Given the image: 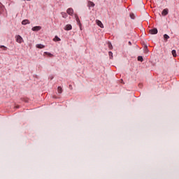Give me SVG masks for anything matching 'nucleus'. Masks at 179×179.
I'll return each mask as SVG.
<instances>
[{"label": "nucleus", "instance_id": "cd10ccee", "mask_svg": "<svg viewBox=\"0 0 179 179\" xmlns=\"http://www.w3.org/2000/svg\"><path fill=\"white\" fill-rule=\"evenodd\" d=\"M46 55H48V52H44Z\"/></svg>", "mask_w": 179, "mask_h": 179}, {"label": "nucleus", "instance_id": "6e6552de", "mask_svg": "<svg viewBox=\"0 0 179 179\" xmlns=\"http://www.w3.org/2000/svg\"><path fill=\"white\" fill-rule=\"evenodd\" d=\"M64 30H66L67 31H69V30H72V25L71 24H67L64 27Z\"/></svg>", "mask_w": 179, "mask_h": 179}, {"label": "nucleus", "instance_id": "412c9836", "mask_svg": "<svg viewBox=\"0 0 179 179\" xmlns=\"http://www.w3.org/2000/svg\"><path fill=\"white\" fill-rule=\"evenodd\" d=\"M62 17H64V19H66V17L68 16L66 15V13H62Z\"/></svg>", "mask_w": 179, "mask_h": 179}, {"label": "nucleus", "instance_id": "9d476101", "mask_svg": "<svg viewBox=\"0 0 179 179\" xmlns=\"http://www.w3.org/2000/svg\"><path fill=\"white\" fill-rule=\"evenodd\" d=\"M67 13H68V15H70L71 16H72V15H73V9L71 8H68Z\"/></svg>", "mask_w": 179, "mask_h": 179}, {"label": "nucleus", "instance_id": "4be33fe9", "mask_svg": "<svg viewBox=\"0 0 179 179\" xmlns=\"http://www.w3.org/2000/svg\"><path fill=\"white\" fill-rule=\"evenodd\" d=\"M0 48H3L4 51H6L8 50V48H6L5 45H1Z\"/></svg>", "mask_w": 179, "mask_h": 179}, {"label": "nucleus", "instance_id": "f03ea898", "mask_svg": "<svg viewBox=\"0 0 179 179\" xmlns=\"http://www.w3.org/2000/svg\"><path fill=\"white\" fill-rule=\"evenodd\" d=\"M75 17L77 22V24H78L80 30H82V23H80V20L79 19V17H78V15H75Z\"/></svg>", "mask_w": 179, "mask_h": 179}, {"label": "nucleus", "instance_id": "20e7f679", "mask_svg": "<svg viewBox=\"0 0 179 179\" xmlns=\"http://www.w3.org/2000/svg\"><path fill=\"white\" fill-rule=\"evenodd\" d=\"M96 24L101 27V29H104V25L103 24V22H101V21L99 20H96Z\"/></svg>", "mask_w": 179, "mask_h": 179}, {"label": "nucleus", "instance_id": "7ed1b4c3", "mask_svg": "<svg viewBox=\"0 0 179 179\" xmlns=\"http://www.w3.org/2000/svg\"><path fill=\"white\" fill-rule=\"evenodd\" d=\"M150 34H157L159 33V31L157 30V28H153L149 30Z\"/></svg>", "mask_w": 179, "mask_h": 179}, {"label": "nucleus", "instance_id": "39448f33", "mask_svg": "<svg viewBox=\"0 0 179 179\" xmlns=\"http://www.w3.org/2000/svg\"><path fill=\"white\" fill-rule=\"evenodd\" d=\"M162 16H167V15H169V9L168 8L164 9L162 12Z\"/></svg>", "mask_w": 179, "mask_h": 179}, {"label": "nucleus", "instance_id": "423d86ee", "mask_svg": "<svg viewBox=\"0 0 179 179\" xmlns=\"http://www.w3.org/2000/svg\"><path fill=\"white\" fill-rule=\"evenodd\" d=\"M41 29V26H36L32 27L31 30L32 31H40V29Z\"/></svg>", "mask_w": 179, "mask_h": 179}, {"label": "nucleus", "instance_id": "dca6fc26", "mask_svg": "<svg viewBox=\"0 0 179 179\" xmlns=\"http://www.w3.org/2000/svg\"><path fill=\"white\" fill-rule=\"evenodd\" d=\"M53 41H61V38L58 37V36H55L53 39Z\"/></svg>", "mask_w": 179, "mask_h": 179}, {"label": "nucleus", "instance_id": "c85d7f7f", "mask_svg": "<svg viewBox=\"0 0 179 179\" xmlns=\"http://www.w3.org/2000/svg\"><path fill=\"white\" fill-rule=\"evenodd\" d=\"M46 55H48V52H44Z\"/></svg>", "mask_w": 179, "mask_h": 179}, {"label": "nucleus", "instance_id": "5701e85b", "mask_svg": "<svg viewBox=\"0 0 179 179\" xmlns=\"http://www.w3.org/2000/svg\"><path fill=\"white\" fill-rule=\"evenodd\" d=\"M108 48H110V50H113V45L111 44V43H108Z\"/></svg>", "mask_w": 179, "mask_h": 179}, {"label": "nucleus", "instance_id": "b1692460", "mask_svg": "<svg viewBox=\"0 0 179 179\" xmlns=\"http://www.w3.org/2000/svg\"><path fill=\"white\" fill-rule=\"evenodd\" d=\"M49 79H50V80H52V79H54V76H50Z\"/></svg>", "mask_w": 179, "mask_h": 179}, {"label": "nucleus", "instance_id": "c756f323", "mask_svg": "<svg viewBox=\"0 0 179 179\" xmlns=\"http://www.w3.org/2000/svg\"><path fill=\"white\" fill-rule=\"evenodd\" d=\"M27 1H31V0H27Z\"/></svg>", "mask_w": 179, "mask_h": 179}, {"label": "nucleus", "instance_id": "f257e3e1", "mask_svg": "<svg viewBox=\"0 0 179 179\" xmlns=\"http://www.w3.org/2000/svg\"><path fill=\"white\" fill-rule=\"evenodd\" d=\"M15 38L17 43H19V44H22V43H23V38L20 35H16Z\"/></svg>", "mask_w": 179, "mask_h": 179}, {"label": "nucleus", "instance_id": "a878e982", "mask_svg": "<svg viewBox=\"0 0 179 179\" xmlns=\"http://www.w3.org/2000/svg\"><path fill=\"white\" fill-rule=\"evenodd\" d=\"M69 89H70L71 90H72V89H73L72 85H69Z\"/></svg>", "mask_w": 179, "mask_h": 179}, {"label": "nucleus", "instance_id": "6ab92c4d", "mask_svg": "<svg viewBox=\"0 0 179 179\" xmlns=\"http://www.w3.org/2000/svg\"><path fill=\"white\" fill-rule=\"evenodd\" d=\"M108 55H109L110 59H113V52L109 51L108 52Z\"/></svg>", "mask_w": 179, "mask_h": 179}, {"label": "nucleus", "instance_id": "4468645a", "mask_svg": "<svg viewBox=\"0 0 179 179\" xmlns=\"http://www.w3.org/2000/svg\"><path fill=\"white\" fill-rule=\"evenodd\" d=\"M144 52L148 53L149 52V49L148 48L147 45H144V48H143Z\"/></svg>", "mask_w": 179, "mask_h": 179}, {"label": "nucleus", "instance_id": "aec40b11", "mask_svg": "<svg viewBox=\"0 0 179 179\" xmlns=\"http://www.w3.org/2000/svg\"><path fill=\"white\" fill-rule=\"evenodd\" d=\"M130 17H131V19H132L133 20H135V17H136V16H135V14H134V13H130Z\"/></svg>", "mask_w": 179, "mask_h": 179}, {"label": "nucleus", "instance_id": "a211bd4d", "mask_svg": "<svg viewBox=\"0 0 179 179\" xmlns=\"http://www.w3.org/2000/svg\"><path fill=\"white\" fill-rule=\"evenodd\" d=\"M137 59H138V61H139L140 62H143V57H142V56H138V57H137Z\"/></svg>", "mask_w": 179, "mask_h": 179}, {"label": "nucleus", "instance_id": "ddd939ff", "mask_svg": "<svg viewBox=\"0 0 179 179\" xmlns=\"http://www.w3.org/2000/svg\"><path fill=\"white\" fill-rule=\"evenodd\" d=\"M45 47V45H43V44H41V43H40V44H36V48H39V49H43V48H44Z\"/></svg>", "mask_w": 179, "mask_h": 179}, {"label": "nucleus", "instance_id": "1a4fd4ad", "mask_svg": "<svg viewBox=\"0 0 179 179\" xmlns=\"http://www.w3.org/2000/svg\"><path fill=\"white\" fill-rule=\"evenodd\" d=\"M5 12V6L0 3V14Z\"/></svg>", "mask_w": 179, "mask_h": 179}, {"label": "nucleus", "instance_id": "f3484780", "mask_svg": "<svg viewBox=\"0 0 179 179\" xmlns=\"http://www.w3.org/2000/svg\"><path fill=\"white\" fill-rule=\"evenodd\" d=\"M171 54H172L173 57H177V51H176V50H173L171 51Z\"/></svg>", "mask_w": 179, "mask_h": 179}, {"label": "nucleus", "instance_id": "0eeeda50", "mask_svg": "<svg viewBox=\"0 0 179 179\" xmlns=\"http://www.w3.org/2000/svg\"><path fill=\"white\" fill-rule=\"evenodd\" d=\"M22 24L26 26V24H30V21L29 20H24L22 21Z\"/></svg>", "mask_w": 179, "mask_h": 179}, {"label": "nucleus", "instance_id": "393cba45", "mask_svg": "<svg viewBox=\"0 0 179 179\" xmlns=\"http://www.w3.org/2000/svg\"><path fill=\"white\" fill-rule=\"evenodd\" d=\"M48 55H49L50 57H52V54H51L50 52H48Z\"/></svg>", "mask_w": 179, "mask_h": 179}, {"label": "nucleus", "instance_id": "bb28decb", "mask_svg": "<svg viewBox=\"0 0 179 179\" xmlns=\"http://www.w3.org/2000/svg\"><path fill=\"white\" fill-rule=\"evenodd\" d=\"M129 45H132V43L131 41H129Z\"/></svg>", "mask_w": 179, "mask_h": 179}, {"label": "nucleus", "instance_id": "2eb2a0df", "mask_svg": "<svg viewBox=\"0 0 179 179\" xmlns=\"http://www.w3.org/2000/svg\"><path fill=\"white\" fill-rule=\"evenodd\" d=\"M169 38H170V36L167 34H164V39L166 41H167L169 40Z\"/></svg>", "mask_w": 179, "mask_h": 179}, {"label": "nucleus", "instance_id": "f8f14e48", "mask_svg": "<svg viewBox=\"0 0 179 179\" xmlns=\"http://www.w3.org/2000/svg\"><path fill=\"white\" fill-rule=\"evenodd\" d=\"M62 92H63L62 87L61 86H59L57 87V93H58V94H62Z\"/></svg>", "mask_w": 179, "mask_h": 179}, {"label": "nucleus", "instance_id": "9b49d317", "mask_svg": "<svg viewBox=\"0 0 179 179\" xmlns=\"http://www.w3.org/2000/svg\"><path fill=\"white\" fill-rule=\"evenodd\" d=\"M88 6H89V8H94V6H96V4H94L93 3V1H88Z\"/></svg>", "mask_w": 179, "mask_h": 179}]
</instances>
